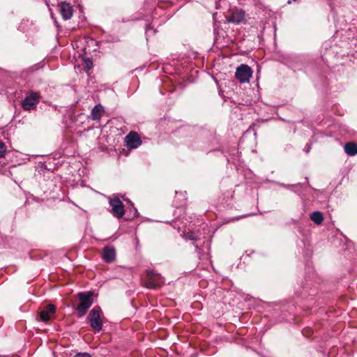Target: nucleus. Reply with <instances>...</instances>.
I'll return each mask as SVG.
<instances>
[{"label": "nucleus", "instance_id": "obj_14", "mask_svg": "<svg viewBox=\"0 0 357 357\" xmlns=\"http://www.w3.org/2000/svg\"><path fill=\"white\" fill-rule=\"evenodd\" d=\"M310 219L317 225H321L324 220L322 213L314 211L310 215Z\"/></svg>", "mask_w": 357, "mask_h": 357}, {"label": "nucleus", "instance_id": "obj_11", "mask_svg": "<svg viewBox=\"0 0 357 357\" xmlns=\"http://www.w3.org/2000/svg\"><path fill=\"white\" fill-rule=\"evenodd\" d=\"M115 257L116 252L114 248L112 247H105L103 248L102 258L105 261L110 263L115 259Z\"/></svg>", "mask_w": 357, "mask_h": 357}, {"label": "nucleus", "instance_id": "obj_18", "mask_svg": "<svg viewBox=\"0 0 357 357\" xmlns=\"http://www.w3.org/2000/svg\"><path fill=\"white\" fill-rule=\"evenodd\" d=\"M74 357H91V355L86 352L78 353L75 354Z\"/></svg>", "mask_w": 357, "mask_h": 357}, {"label": "nucleus", "instance_id": "obj_13", "mask_svg": "<svg viewBox=\"0 0 357 357\" xmlns=\"http://www.w3.org/2000/svg\"><path fill=\"white\" fill-rule=\"evenodd\" d=\"M345 153L351 156L357 154V144L354 142H348L344 145Z\"/></svg>", "mask_w": 357, "mask_h": 357}, {"label": "nucleus", "instance_id": "obj_7", "mask_svg": "<svg viewBox=\"0 0 357 357\" xmlns=\"http://www.w3.org/2000/svg\"><path fill=\"white\" fill-rule=\"evenodd\" d=\"M109 204L112 206V213L116 218H120L125 214L124 205L119 198L111 199Z\"/></svg>", "mask_w": 357, "mask_h": 357}, {"label": "nucleus", "instance_id": "obj_15", "mask_svg": "<svg viewBox=\"0 0 357 357\" xmlns=\"http://www.w3.org/2000/svg\"><path fill=\"white\" fill-rule=\"evenodd\" d=\"M84 64L85 66V68L87 69V70H89L93 68L92 61L90 60L89 59H84Z\"/></svg>", "mask_w": 357, "mask_h": 357}, {"label": "nucleus", "instance_id": "obj_2", "mask_svg": "<svg viewBox=\"0 0 357 357\" xmlns=\"http://www.w3.org/2000/svg\"><path fill=\"white\" fill-rule=\"evenodd\" d=\"M102 311L99 306H95L90 312L88 319L90 326L96 331L99 332L102 327V321L100 319V314Z\"/></svg>", "mask_w": 357, "mask_h": 357}, {"label": "nucleus", "instance_id": "obj_6", "mask_svg": "<svg viewBox=\"0 0 357 357\" xmlns=\"http://www.w3.org/2000/svg\"><path fill=\"white\" fill-rule=\"evenodd\" d=\"M148 280L146 282V287L151 289H155L164 283V280L158 273L152 271H146Z\"/></svg>", "mask_w": 357, "mask_h": 357}, {"label": "nucleus", "instance_id": "obj_9", "mask_svg": "<svg viewBox=\"0 0 357 357\" xmlns=\"http://www.w3.org/2000/svg\"><path fill=\"white\" fill-rule=\"evenodd\" d=\"M126 145L130 149H137L142 144V140L137 133L135 132H130L126 137Z\"/></svg>", "mask_w": 357, "mask_h": 357}, {"label": "nucleus", "instance_id": "obj_1", "mask_svg": "<svg viewBox=\"0 0 357 357\" xmlns=\"http://www.w3.org/2000/svg\"><path fill=\"white\" fill-rule=\"evenodd\" d=\"M93 292L92 291L79 292L77 294V296L79 303L73 307L78 312L79 317L85 315L89 308L92 305L93 303Z\"/></svg>", "mask_w": 357, "mask_h": 357}, {"label": "nucleus", "instance_id": "obj_12", "mask_svg": "<svg viewBox=\"0 0 357 357\" xmlns=\"http://www.w3.org/2000/svg\"><path fill=\"white\" fill-rule=\"evenodd\" d=\"M105 110L101 105H96L91 110V116L93 120H100Z\"/></svg>", "mask_w": 357, "mask_h": 357}, {"label": "nucleus", "instance_id": "obj_5", "mask_svg": "<svg viewBox=\"0 0 357 357\" xmlns=\"http://www.w3.org/2000/svg\"><path fill=\"white\" fill-rule=\"evenodd\" d=\"M40 96L38 93L31 92L26 96L22 102V106L24 110H31L36 107L39 102Z\"/></svg>", "mask_w": 357, "mask_h": 357}, {"label": "nucleus", "instance_id": "obj_4", "mask_svg": "<svg viewBox=\"0 0 357 357\" xmlns=\"http://www.w3.org/2000/svg\"><path fill=\"white\" fill-rule=\"evenodd\" d=\"M227 20L234 24H241L246 22L245 11L241 8H233L229 10V17Z\"/></svg>", "mask_w": 357, "mask_h": 357}, {"label": "nucleus", "instance_id": "obj_10", "mask_svg": "<svg viewBox=\"0 0 357 357\" xmlns=\"http://www.w3.org/2000/svg\"><path fill=\"white\" fill-rule=\"evenodd\" d=\"M56 307L52 304L45 306V309L40 312V320L44 322L49 321L55 313Z\"/></svg>", "mask_w": 357, "mask_h": 357}, {"label": "nucleus", "instance_id": "obj_8", "mask_svg": "<svg viewBox=\"0 0 357 357\" xmlns=\"http://www.w3.org/2000/svg\"><path fill=\"white\" fill-rule=\"evenodd\" d=\"M60 13L63 20H68L70 19L73 14V8L72 6L66 1H62L59 4Z\"/></svg>", "mask_w": 357, "mask_h": 357}, {"label": "nucleus", "instance_id": "obj_17", "mask_svg": "<svg viewBox=\"0 0 357 357\" xmlns=\"http://www.w3.org/2000/svg\"><path fill=\"white\" fill-rule=\"evenodd\" d=\"M186 238L189 240H192V241H197V238L195 235V234L192 231H190L188 232L187 234H186Z\"/></svg>", "mask_w": 357, "mask_h": 357}, {"label": "nucleus", "instance_id": "obj_3", "mask_svg": "<svg viewBox=\"0 0 357 357\" xmlns=\"http://www.w3.org/2000/svg\"><path fill=\"white\" fill-rule=\"evenodd\" d=\"M253 71L251 68L246 64H241L236 68L235 77L240 83H248L252 77Z\"/></svg>", "mask_w": 357, "mask_h": 357}, {"label": "nucleus", "instance_id": "obj_16", "mask_svg": "<svg viewBox=\"0 0 357 357\" xmlns=\"http://www.w3.org/2000/svg\"><path fill=\"white\" fill-rule=\"evenodd\" d=\"M6 152L5 144L0 141V158L4 157Z\"/></svg>", "mask_w": 357, "mask_h": 357}]
</instances>
